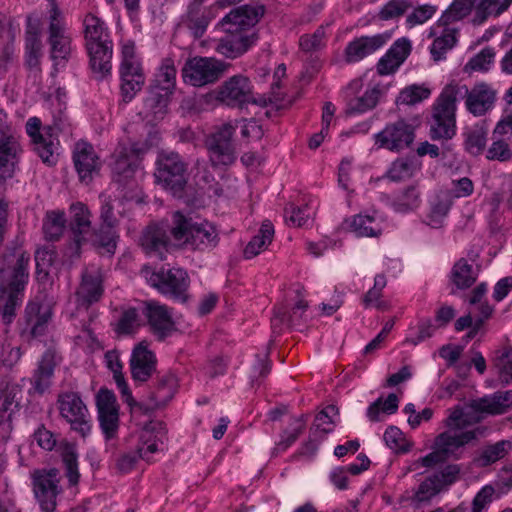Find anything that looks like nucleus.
Returning <instances> with one entry per match:
<instances>
[{"label": "nucleus", "instance_id": "1", "mask_svg": "<svg viewBox=\"0 0 512 512\" xmlns=\"http://www.w3.org/2000/svg\"><path fill=\"white\" fill-rule=\"evenodd\" d=\"M465 99L466 109L481 117L491 111L497 100V90L486 82H478L469 89L466 85H446L432 106L430 137L448 140L456 134V102Z\"/></svg>", "mask_w": 512, "mask_h": 512}, {"label": "nucleus", "instance_id": "2", "mask_svg": "<svg viewBox=\"0 0 512 512\" xmlns=\"http://www.w3.org/2000/svg\"><path fill=\"white\" fill-rule=\"evenodd\" d=\"M29 254L18 248L6 253L0 267V318L9 326L21 306L29 280Z\"/></svg>", "mask_w": 512, "mask_h": 512}, {"label": "nucleus", "instance_id": "3", "mask_svg": "<svg viewBox=\"0 0 512 512\" xmlns=\"http://www.w3.org/2000/svg\"><path fill=\"white\" fill-rule=\"evenodd\" d=\"M480 420V417L465 413L459 405L448 409L447 417L443 421L447 430L435 437L433 448L439 449L446 459H460L465 446L486 433L487 428L484 426L468 428Z\"/></svg>", "mask_w": 512, "mask_h": 512}, {"label": "nucleus", "instance_id": "4", "mask_svg": "<svg viewBox=\"0 0 512 512\" xmlns=\"http://www.w3.org/2000/svg\"><path fill=\"white\" fill-rule=\"evenodd\" d=\"M46 19L49 57L53 63V74H56L72 59L74 47L63 12L55 0H48Z\"/></svg>", "mask_w": 512, "mask_h": 512}, {"label": "nucleus", "instance_id": "5", "mask_svg": "<svg viewBox=\"0 0 512 512\" xmlns=\"http://www.w3.org/2000/svg\"><path fill=\"white\" fill-rule=\"evenodd\" d=\"M171 235L179 245H188L193 249L206 250L218 243V232L208 221L193 222L180 212L173 214Z\"/></svg>", "mask_w": 512, "mask_h": 512}, {"label": "nucleus", "instance_id": "6", "mask_svg": "<svg viewBox=\"0 0 512 512\" xmlns=\"http://www.w3.org/2000/svg\"><path fill=\"white\" fill-rule=\"evenodd\" d=\"M240 122H225L215 128L205 140L208 158L214 168L231 166L238 155L235 137Z\"/></svg>", "mask_w": 512, "mask_h": 512}, {"label": "nucleus", "instance_id": "7", "mask_svg": "<svg viewBox=\"0 0 512 512\" xmlns=\"http://www.w3.org/2000/svg\"><path fill=\"white\" fill-rule=\"evenodd\" d=\"M229 64L214 57L196 56L186 61L182 69L184 82L203 87L217 82L228 70Z\"/></svg>", "mask_w": 512, "mask_h": 512}, {"label": "nucleus", "instance_id": "8", "mask_svg": "<svg viewBox=\"0 0 512 512\" xmlns=\"http://www.w3.org/2000/svg\"><path fill=\"white\" fill-rule=\"evenodd\" d=\"M60 416L71 429L86 437L91 431V416L80 395L73 391L60 393L57 399Z\"/></svg>", "mask_w": 512, "mask_h": 512}, {"label": "nucleus", "instance_id": "9", "mask_svg": "<svg viewBox=\"0 0 512 512\" xmlns=\"http://www.w3.org/2000/svg\"><path fill=\"white\" fill-rule=\"evenodd\" d=\"M33 493L43 512H53L61 493L60 475L56 468L36 469L31 473Z\"/></svg>", "mask_w": 512, "mask_h": 512}, {"label": "nucleus", "instance_id": "10", "mask_svg": "<svg viewBox=\"0 0 512 512\" xmlns=\"http://www.w3.org/2000/svg\"><path fill=\"white\" fill-rule=\"evenodd\" d=\"M186 164L177 153L161 154L157 160L156 180L174 195L181 193L187 183Z\"/></svg>", "mask_w": 512, "mask_h": 512}, {"label": "nucleus", "instance_id": "11", "mask_svg": "<svg viewBox=\"0 0 512 512\" xmlns=\"http://www.w3.org/2000/svg\"><path fill=\"white\" fill-rule=\"evenodd\" d=\"M26 132L31 138L34 151L43 163L49 166L55 165L58 161L57 149L59 141L54 133V128L45 127L41 129V121L33 117L26 123Z\"/></svg>", "mask_w": 512, "mask_h": 512}, {"label": "nucleus", "instance_id": "12", "mask_svg": "<svg viewBox=\"0 0 512 512\" xmlns=\"http://www.w3.org/2000/svg\"><path fill=\"white\" fill-rule=\"evenodd\" d=\"M213 95L219 103L232 108L254 103L251 82L241 74L225 80L213 91Z\"/></svg>", "mask_w": 512, "mask_h": 512}, {"label": "nucleus", "instance_id": "13", "mask_svg": "<svg viewBox=\"0 0 512 512\" xmlns=\"http://www.w3.org/2000/svg\"><path fill=\"white\" fill-rule=\"evenodd\" d=\"M149 283L160 293L168 295L178 301H186L189 277L185 270L180 268L161 269L151 273Z\"/></svg>", "mask_w": 512, "mask_h": 512}, {"label": "nucleus", "instance_id": "14", "mask_svg": "<svg viewBox=\"0 0 512 512\" xmlns=\"http://www.w3.org/2000/svg\"><path fill=\"white\" fill-rule=\"evenodd\" d=\"M415 133L412 125L404 120L387 124L380 132L374 135V144L377 149H386L400 152L408 148L414 141Z\"/></svg>", "mask_w": 512, "mask_h": 512}, {"label": "nucleus", "instance_id": "15", "mask_svg": "<svg viewBox=\"0 0 512 512\" xmlns=\"http://www.w3.org/2000/svg\"><path fill=\"white\" fill-rule=\"evenodd\" d=\"M141 312L146 317L151 332L159 340L165 339L176 330L172 312L166 305L156 301H145Z\"/></svg>", "mask_w": 512, "mask_h": 512}, {"label": "nucleus", "instance_id": "16", "mask_svg": "<svg viewBox=\"0 0 512 512\" xmlns=\"http://www.w3.org/2000/svg\"><path fill=\"white\" fill-rule=\"evenodd\" d=\"M103 292V274L101 269L95 266L85 268L81 276L80 285L75 292L78 307L87 309L90 305L101 299Z\"/></svg>", "mask_w": 512, "mask_h": 512}, {"label": "nucleus", "instance_id": "17", "mask_svg": "<svg viewBox=\"0 0 512 512\" xmlns=\"http://www.w3.org/2000/svg\"><path fill=\"white\" fill-rule=\"evenodd\" d=\"M264 14L262 6L242 5L231 10L221 21L225 33L250 32Z\"/></svg>", "mask_w": 512, "mask_h": 512}, {"label": "nucleus", "instance_id": "18", "mask_svg": "<svg viewBox=\"0 0 512 512\" xmlns=\"http://www.w3.org/2000/svg\"><path fill=\"white\" fill-rule=\"evenodd\" d=\"M96 406L100 427L107 439L115 436L119 426V406L114 393L100 389L96 395Z\"/></svg>", "mask_w": 512, "mask_h": 512}, {"label": "nucleus", "instance_id": "19", "mask_svg": "<svg viewBox=\"0 0 512 512\" xmlns=\"http://www.w3.org/2000/svg\"><path fill=\"white\" fill-rule=\"evenodd\" d=\"M52 313L48 306L38 302H29L25 308L24 325L21 337L30 342L45 334Z\"/></svg>", "mask_w": 512, "mask_h": 512}, {"label": "nucleus", "instance_id": "20", "mask_svg": "<svg viewBox=\"0 0 512 512\" xmlns=\"http://www.w3.org/2000/svg\"><path fill=\"white\" fill-rule=\"evenodd\" d=\"M73 162L82 182L88 183L101 168V160L92 144L80 140L73 149Z\"/></svg>", "mask_w": 512, "mask_h": 512}, {"label": "nucleus", "instance_id": "21", "mask_svg": "<svg viewBox=\"0 0 512 512\" xmlns=\"http://www.w3.org/2000/svg\"><path fill=\"white\" fill-rule=\"evenodd\" d=\"M41 18L31 13L26 18L25 62L29 68H38L43 55L41 41Z\"/></svg>", "mask_w": 512, "mask_h": 512}, {"label": "nucleus", "instance_id": "22", "mask_svg": "<svg viewBox=\"0 0 512 512\" xmlns=\"http://www.w3.org/2000/svg\"><path fill=\"white\" fill-rule=\"evenodd\" d=\"M100 228L96 234L98 245L107 253L113 254L116 249V236L114 229L118 225V219L113 212L111 200L105 197L100 208Z\"/></svg>", "mask_w": 512, "mask_h": 512}, {"label": "nucleus", "instance_id": "23", "mask_svg": "<svg viewBox=\"0 0 512 512\" xmlns=\"http://www.w3.org/2000/svg\"><path fill=\"white\" fill-rule=\"evenodd\" d=\"M390 38L389 32L356 38L346 46L345 59L348 63L358 62L382 48Z\"/></svg>", "mask_w": 512, "mask_h": 512}, {"label": "nucleus", "instance_id": "24", "mask_svg": "<svg viewBox=\"0 0 512 512\" xmlns=\"http://www.w3.org/2000/svg\"><path fill=\"white\" fill-rule=\"evenodd\" d=\"M458 29L439 20L430 28L429 36L434 38L430 53L435 61L445 59L446 53L457 43Z\"/></svg>", "mask_w": 512, "mask_h": 512}, {"label": "nucleus", "instance_id": "25", "mask_svg": "<svg viewBox=\"0 0 512 512\" xmlns=\"http://www.w3.org/2000/svg\"><path fill=\"white\" fill-rule=\"evenodd\" d=\"M130 369L132 378L139 382L147 381L155 372L156 357L146 341H141L133 348Z\"/></svg>", "mask_w": 512, "mask_h": 512}, {"label": "nucleus", "instance_id": "26", "mask_svg": "<svg viewBox=\"0 0 512 512\" xmlns=\"http://www.w3.org/2000/svg\"><path fill=\"white\" fill-rule=\"evenodd\" d=\"M165 440L164 425L161 422H150L141 432L136 453L139 458L150 462L152 455L159 451L160 445H163Z\"/></svg>", "mask_w": 512, "mask_h": 512}, {"label": "nucleus", "instance_id": "27", "mask_svg": "<svg viewBox=\"0 0 512 512\" xmlns=\"http://www.w3.org/2000/svg\"><path fill=\"white\" fill-rule=\"evenodd\" d=\"M85 47L89 56V64L92 71L101 78L108 75L112 68V40L86 44Z\"/></svg>", "mask_w": 512, "mask_h": 512}, {"label": "nucleus", "instance_id": "28", "mask_svg": "<svg viewBox=\"0 0 512 512\" xmlns=\"http://www.w3.org/2000/svg\"><path fill=\"white\" fill-rule=\"evenodd\" d=\"M22 148L15 136L0 137V179L12 178L19 162Z\"/></svg>", "mask_w": 512, "mask_h": 512}, {"label": "nucleus", "instance_id": "29", "mask_svg": "<svg viewBox=\"0 0 512 512\" xmlns=\"http://www.w3.org/2000/svg\"><path fill=\"white\" fill-rule=\"evenodd\" d=\"M254 42L255 39L251 32L226 33V35L219 40L215 50L219 54L233 59L248 51Z\"/></svg>", "mask_w": 512, "mask_h": 512}, {"label": "nucleus", "instance_id": "30", "mask_svg": "<svg viewBox=\"0 0 512 512\" xmlns=\"http://www.w3.org/2000/svg\"><path fill=\"white\" fill-rule=\"evenodd\" d=\"M411 51V43L406 38L398 39L380 58L377 63V72L380 75H389L394 73L400 65L406 60Z\"/></svg>", "mask_w": 512, "mask_h": 512}, {"label": "nucleus", "instance_id": "31", "mask_svg": "<svg viewBox=\"0 0 512 512\" xmlns=\"http://www.w3.org/2000/svg\"><path fill=\"white\" fill-rule=\"evenodd\" d=\"M512 406V392H497L492 396L472 400L469 407L478 413L499 415Z\"/></svg>", "mask_w": 512, "mask_h": 512}, {"label": "nucleus", "instance_id": "32", "mask_svg": "<svg viewBox=\"0 0 512 512\" xmlns=\"http://www.w3.org/2000/svg\"><path fill=\"white\" fill-rule=\"evenodd\" d=\"M169 98L170 94L150 87L140 115L149 122L163 119L167 113Z\"/></svg>", "mask_w": 512, "mask_h": 512}, {"label": "nucleus", "instance_id": "33", "mask_svg": "<svg viewBox=\"0 0 512 512\" xmlns=\"http://www.w3.org/2000/svg\"><path fill=\"white\" fill-rule=\"evenodd\" d=\"M345 228L358 237H379L382 234V221L374 215L358 214L344 222Z\"/></svg>", "mask_w": 512, "mask_h": 512}, {"label": "nucleus", "instance_id": "34", "mask_svg": "<svg viewBox=\"0 0 512 512\" xmlns=\"http://www.w3.org/2000/svg\"><path fill=\"white\" fill-rule=\"evenodd\" d=\"M70 226L77 245L86 241V236L91 230V212L82 202L73 203L70 206Z\"/></svg>", "mask_w": 512, "mask_h": 512}, {"label": "nucleus", "instance_id": "35", "mask_svg": "<svg viewBox=\"0 0 512 512\" xmlns=\"http://www.w3.org/2000/svg\"><path fill=\"white\" fill-rule=\"evenodd\" d=\"M105 360L107 367L112 371L113 378L115 380V383L122 395V398L124 401L130 406V407H138L140 406L133 398L132 392L129 389V386L124 378V375L122 373L123 364L120 360L119 354L116 351H108L105 354Z\"/></svg>", "mask_w": 512, "mask_h": 512}, {"label": "nucleus", "instance_id": "36", "mask_svg": "<svg viewBox=\"0 0 512 512\" xmlns=\"http://www.w3.org/2000/svg\"><path fill=\"white\" fill-rule=\"evenodd\" d=\"M487 136L488 127L485 122L467 127L463 132L465 151L472 156L482 154L486 147Z\"/></svg>", "mask_w": 512, "mask_h": 512}, {"label": "nucleus", "instance_id": "37", "mask_svg": "<svg viewBox=\"0 0 512 512\" xmlns=\"http://www.w3.org/2000/svg\"><path fill=\"white\" fill-rule=\"evenodd\" d=\"M141 246L147 253L167 250L170 245L169 237L166 230L156 224L149 225L144 231L140 239Z\"/></svg>", "mask_w": 512, "mask_h": 512}, {"label": "nucleus", "instance_id": "38", "mask_svg": "<svg viewBox=\"0 0 512 512\" xmlns=\"http://www.w3.org/2000/svg\"><path fill=\"white\" fill-rule=\"evenodd\" d=\"M121 93L124 101H131L141 91L145 83L143 67L132 69H120Z\"/></svg>", "mask_w": 512, "mask_h": 512}, {"label": "nucleus", "instance_id": "39", "mask_svg": "<svg viewBox=\"0 0 512 512\" xmlns=\"http://www.w3.org/2000/svg\"><path fill=\"white\" fill-rule=\"evenodd\" d=\"M274 233L273 224L269 220L263 221L258 233L250 240L244 249L245 258H253L266 250L272 243Z\"/></svg>", "mask_w": 512, "mask_h": 512}, {"label": "nucleus", "instance_id": "40", "mask_svg": "<svg viewBox=\"0 0 512 512\" xmlns=\"http://www.w3.org/2000/svg\"><path fill=\"white\" fill-rule=\"evenodd\" d=\"M421 203V191L418 184L409 185L395 193L391 204L398 212H408L419 207Z\"/></svg>", "mask_w": 512, "mask_h": 512}, {"label": "nucleus", "instance_id": "41", "mask_svg": "<svg viewBox=\"0 0 512 512\" xmlns=\"http://www.w3.org/2000/svg\"><path fill=\"white\" fill-rule=\"evenodd\" d=\"M83 32L85 45L111 40L108 28L104 21L93 13H88L84 16Z\"/></svg>", "mask_w": 512, "mask_h": 512}, {"label": "nucleus", "instance_id": "42", "mask_svg": "<svg viewBox=\"0 0 512 512\" xmlns=\"http://www.w3.org/2000/svg\"><path fill=\"white\" fill-rule=\"evenodd\" d=\"M176 73L174 60L171 58L163 59L151 88H156L171 95L176 86Z\"/></svg>", "mask_w": 512, "mask_h": 512}, {"label": "nucleus", "instance_id": "43", "mask_svg": "<svg viewBox=\"0 0 512 512\" xmlns=\"http://www.w3.org/2000/svg\"><path fill=\"white\" fill-rule=\"evenodd\" d=\"M512 0H478L473 22L481 24L489 17H498L509 9Z\"/></svg>", "mask_w": 512, "mask_h": 512}, {"label": "nucleus", "instance_id": "44", "mask_svg": "<svg viewBox=\"0 0 512 512\" xmlns=\"http://www.w3.org/2000/svg\"><path fill=\"white\" fill-rule=\"evenodd\" d=\"M380 95L381 89L379 86L367 89L362 96L353 98L348 102L346 114L350 116L358 115L373 109L377 105Z\"/></svg>", "mask_w": 512, "mask_h": 512}, {"label": "nucleus", "instance_id": "45", "mask_svg": "<svg viewBox=\"0 0 512 512\" xmlns=\"http://www.w3.org/2000/svg\"><path fill=\"white\" fill-rule=\"evenodd\" d=\"M139 152L134 145L121 146L116 152L115 171L119 175L130 177L138 165Z\"/></svg>", "mask_w": 512, "mask_h": 512}, {"label": "nucleus", "instance_id": "46", "mask_svg": "<svg viewBox=\"0 0 512 512\" xmlns=\"http://www.w3.org/2000/svg\"><path fill=\"white\" fill-rule=\"evenodd\" d=\"M184 23L192 34L198 38L204 34L209 23V18L201 5L194 2L188 8Z\"/></svg>", "mask_w": 512, "mask_h": 512}, {"label": "nucleus", "instance_id": "47", "mask_svg": "<svg viewBox=\"0 0 512 512\" xmlns=\"http://www.w3.org/2000/svg\"><path fill=\"white\" fill-rule=\"evenodd\" d=\"M305 426L306 418L304 415L291 418L287 428L281 435V440L276 444L274 451L282 452L290 447L298 439L299 435L304 431Z\"/></svg>", "mask_w": 512, "mask_h": 512}, {"label": "nucleus", "instance_id": "48", "mask_svg": "<svg viewBox=\"0 0 512 512\" xmlns=\"http://www.w3.org/2000/svg\"><path fill=\"white\" fill-rule=\"evenodd\" d=\"M477 2L478 0H454L441 15V22L451 24L466 18L475 11Z\"/></svg>", "mask_w": 512, "mask_h": 512}, {"label": "nucleus", "instance_id": "49", "mask_svg": "<svg viewBox=\"0 0 512 512\" xmlns=\"http://www.w3.org/2000/svg\"><path fill=\"white\" fill-rule=\"evenodd\" d=\"M477 276L473 268L465 259L455 263L451 272V280L459 289L469 288L476 281Z\"/></svg>", "mask_w": 512, "mask_h": 512}, {"label": "nucleus", "instance_id": "50", "mask_svg": "<svg viewBox=\"0 0 512 512\" xmlns=\"http://www.w3.org/2000/svg\"><path fill=\"white\" fill-rule=\"evenodd\" d=\"M66 218L64 212L51 211L46 214L43 222V232L46 239L58 240L64 232Z\"/></svg>", "mask_w": 512, "mask_h": 512}, {"label": "nucleus", "instance_id": "51", "mask_svg": "<svg viewBox=\"0 0 512 512\" xmlns=\"http://www.w3.org/2000/svg\"><path fill=\"white\" fill-rule=\"evenodd\" d=\"M511 447V442L507 440L488 445L482 449L476 461L480 466H488L504 458Z\"/></svg>", "mask_w": 512, "mask_h": 512}, {"label": "nucleus", "instance_id": "52", "mask_svg": "<svg viewBox=\"0 0 512 512\" xmlns=\"http://www.w3.org/2000/svg\"><path fill=\"white\" fill-rule=\"evenodd\" d=\"M399 399L396 394H389L388 397L383 401L382 398H378L374 401L367 409L368 418L373 421H380L382 414H393L398 409Z\"/></svg>", "mask_w": 512, "mask_h": 512}, {"label": "nucleus", "instance_id": "53", "mask_svg": "<svg viewBox=\"0 0 512 512\" xmlns=\"http://www.w3.org/2000/svg\"><path fill=\"white\" fill-rule=\"evenodd\" d=\"M431 95V89L426 85L412 84L402 89L396 103L401 105H416Z\"/></svg>", "mask_w": 512, "mask_h": 512}, {"label": "nucleus", "instance_id": "54", "mask_svg": "<svg viewBox=\"0 0 512 512\" xmlns=\"http://www.w3.org/2000/svg\"><path fill=\"white\" fill-rule=\"evenodd\" d=\"M495 55L493 48L485 47L465 64L463 71L468 74L486 72L494 62Z\"/></svg>", "mask_w": 512, "mask_h": 512}, {"label": "nucleus", "instance_id": "55", "mask_svg": "<svg viewBox=\"0 0 512 512\" xmlns=\"http://www.w3.org/2000/svg\"><path fill=\"white\" fill-rule=\"evenodd\" d=\"M415 166L412 161L404 158H398L392 162L387 170L385 177L393 182H401L413 177Z\"/></svg>", "mask_w": 512, "mask_h": 512}, {"label": "nucleus", "instance_id": "56", "mask_svg": "<svg viewBox=\"0 0 512 512\" xmlns=\"http://www.w3.org/2000/svg\"><path fill=\"white\" fill-rule=\"evenodd\" d=\"M140 327V316L136 308L125 309L115 326V332L119 335L134 333Z\"/></svg>", "mask_w": 512, "mask_h": 512}, {"label": "nucleus", "instance_id": "57", "mask_svg": "<svg viewBox=\"0 0 512 512\" xmlns=\"http://www.w3.org/2000/svg\"><path fill=\"white\" fill-rule=\"evenodd\" d=\"M175 379L172 376L163 377L153 393V403L151 408H159L164 406L174 395Z\"/></svg>", "mask_w": 512, "mask_h": 512}, {"label": "nucleus", "instance_id": "58", "mask_svg": "<svg viewBox=\"0 0 512 512\" xmlns=\"http://www.w3.org/2000/svg\"><path fill=\"white\" fill-rule=\"evenodd\" d=\"M486 158L491 161L506 162L512 159V150L506 138L492 135V143L486 151Z\"/></svg>", "mask_w": 512, "mask_h": 512}, {"label": "nucleus", "instance_id": "59", "mask_svg": "<svg viewBox=\"0 0 512 512\" xmlns=\"http://www.w3.org/2000/svg\"><path fill=\"white\" fill-rule=\"evenodd\" d=\"M439 491V480L437 478H427L418 486L412 497V502L416 505L428 502L437 495Z\"/></svg>", "mask_w": 512, "mask_h": 512}, {"label": "nucleus", "instance_id": "60", "mask_svg": "<svg viewBox=\"0 0 512 512\" xmlns=\"http://www.w3.org/2000/svg\"><path fill=\"white\" fill-rule=\"evenodd\" d=\"M336 416H338L337 408L333 405L327 406L315 418L314 427L316 431L322 432L324 435L332 432Z\"/></svg>", "mask_w": 512, "mask_h": 512}, {"label": "nucleus", "instance_id": "61", "mask_svg": "<svg viewBox=\"0 0 512 512\" xmlns=\"http://www.w3.org/2000/svg\"><path fill=\"white\" fill-rule=\"evenodd\" d=\"M77 458V453L73 447L68 446L63 451L62 459L66 468V477L71 485H76L80 478Z\"/></svg>", "mask_w": 512, "mask_h": 512}, {"label": "nucleus", "instance_id": "62", "mask_svg": "<svg viewBox=\"0 0 512 512\" xmlns=\"http://www.w3.org/2000/svg\"><path fill=\"white\" fill-rule=\"evenodd\" d=\"M53 260L54 252L51 249L42 247L36 250L35 261L37 279L45 280L48 277V268L52 265Z\"/></svg>", "mask_w": 512, "mask_h": 512}, {"label": "nucleus", "instance_id": "63", "mask_svg": "<svg viewBox=\"0 0 512 512\" xmlns=\"http://www.w3.org/2000/svg\"><path fill=\"white\" fill-rule=\"evenodd\" d=\"M142 67L140 58L136 53L135 43L133 41H125L121 45V64L120 69H134Z\"/></svg>", "mask_w": 512, "mask_h": 512}, {"label": "nucleus", "instance_id": "64", "mask_svg": "<svg viewBox=\"0 0 512 512\" xmlns=\"http://www.w3.org/2000/svg\"><path fill=\"white\" fill-rule=\"evenodd\" d=\"M411 4L407 0H390L380 10L379 18L381 20H390L402 16Z\"/></svg>", "mask_w": 512, "mask_h": 512}]
</instances>
